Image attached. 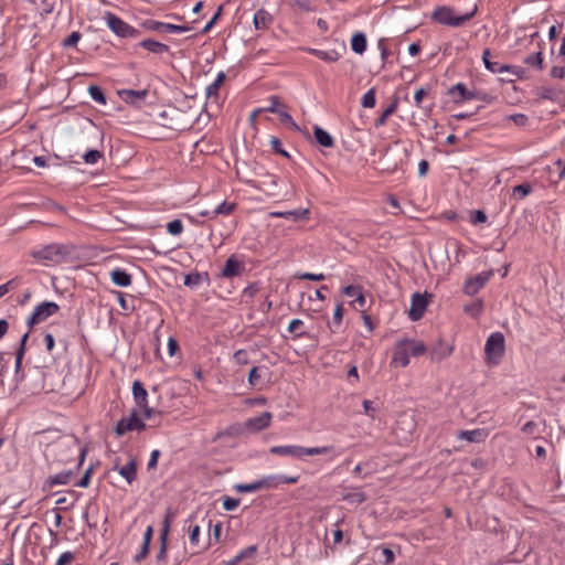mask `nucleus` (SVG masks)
I'll use <instances>...</instances> for the list:
<instances>
[{
    "label": "nucleus",
    "instance_id": "nucleus-1",
    "mask_svg": "<svg viewBox=\"0 0 565 565\" xmlns=\"http://www.w3.org/2000/svg\"><path fill=\"white\" fill-rule=\"evenodd\" d=\"M426 352L423 341L401 339L394 347L391 365L405 367L409 364V356H419Z\"/></svg>",
    "mask_w": 565,
    "mask_h": 565
},
{
    "label": "nucleus",
    "instance_id": "nucleus-2",
    "mask_svg": "<svg viewBox=\"0 0 565 565\" xmlns=\"http://www.w3.org/2000/svg\"><path fill=\"white\" fill-rule=\"evenodd\" d=\"M71 254V250L63 244H49L40 249L31 252V256L43 265H55L63 263Z\"/></svg>",
    "mask_w": 565,
    "mask_h": 565
},
{
    "label": "nucleus",
    "instance_id": "nucleus-3",
    "mask_svg": "<svg viewBox=\"0 0 565 565\" xmlns=\"http://www.w3.org/2000/svg\"><path fill=\"white\" fill-rule=\"evenodd\" d=\"M334 450L333 446L302 447L297 445L273 446L269 452L276 456H286L301 459L305 456L326 455Z\"/></svg>",
    "mask_w": 565,
    "mask_h": 565
},
{
    "label": "nucleus",
    "instance_id": "nucleus-4",
    "mask_svg": "<svg viewBox=\"0 0 565 565\" xmlns=\"http://www.w3.org/2000/svg\"><path fill=\"white\" fill-rule=\"evenodd\" d=\"M477 13V6L472 9V11L467 12L461 15H457L455 10L447 6L437 7L431 13V20L448 26L458 28L463 25L466 22L471 20Z\"/></svg>",
    "mask_w": 565,
    "mask_h": 565
},
{
    "label": "nucleus",
    "instance_id": "nucleus-5",
    "mask_svg": "<svg viewBox=\"0 0 565 565\" xmlns=\"http://www.w3.org/2000/svg\"><path fill=\"white\" fill-rule=\"evenodd\" d=\"M68 450L72 451L73 454L78 452L77 454L78 462H77L75 469L74 470L68 469V470L62 471L60 473L50 476L44 482V486H43L44 490H52L55 486L68 484L71 482L73 476L75 475V472L83 465L86 454H87L86 448H79L74 444L72 447H68Z\"/></svg>",
    "mask_w": 565,
    "mask_h": 565
},
{
    "label": "nucleus",
    "instance_id": "nucleus-6",
    "mask_svg": "<svg viewBox=\"0 0 565 565\" xmlns=\"http://www.w3.org/2000/svg\"><path fill=\"white\" fill-rule=\"evenodd\" d=\"M505 352V339L501 332L491 333L486 342L484 353L489 364H499Z\"/></svg>",
    "mask_w": 565,
    "mask_h": 565
},
{
    "label": "nucleus",
    "instance_id": "nucleus-7",
    "mask_svg": "<svg viewBox=\"0 0 565 565\" xmlns=\"http://www.w3.org/2000/svg\"><path fill=\"white\" fill-rule=\"evenodd\" d=\"M104 19L107 22L108 28L120 38H137L140 34L139 30L135 29L110 11L105 12Z\"/></svg>",
    "mask_w": 565,
    "mask_h": 565
},
{
    "label": "nucleus",
    "instance_id": "nucleus-8",
    "mask_svg": "<svg viewBox=\"0 0 565 565\" xmlns=\"http://www.w3.org/2000/svg\"><path fill=\"white\" fill-rule=\"evenodd\" d=\"M60 310V307L54 301H43L34 308L32 315L26 319V324L31 329L34 326L45 321L47 318L54 316Z\"/></svg>",
    "mask_w": 565,
    "mask_h": 565
},
{
    "label": "nucleus",
    "instance_id": "nucleus-9",
    "mask_svg": "<svg viewBox=\"0 0 565 565\" xmlns=\"http://www.w3.org/2000/svg\"><path fill=\"white\" fill-rule=\"evenodd\" d=\"M146 429V424L138 416L137 409H131L129 417H122L115 427L117 436H124L127 431H141Z\"/></svg>",
    "mask_w": 565,
    "mask_h": 565
},
{
    "label": "nucleus",
    "instance_id": "nucleus-10",
    "mask_svg": "<svg viewBox=\"0 0 565 565\" xmlns=\"http://www.w3.org/2000/svg\"><path fill=\"white\" fill-rule=\"evenodd\" d=\"M141 26L148 31L168 34V33H183L190 31L192 28L188 25H179L172 23H166L152 19L142 21Z\"/></svg>",
    "mask_w": 565,
    "mask_h": 565
},
{
    "label": "nucleus",
    "instance_id": "nucleus-11",
    "mask_svg": "<svg viewBox=\"0 0 565 565\" xmlns=\"http://www.w3.org/2000/svg\"><path fill=\"white\" fill-rule=\"evenodd\" d=\"M482 61H483L484 67L488 71H490L491 73L495 74V73L509 72V73L515 75L518 78H521V73H522L521 67L502 64V63H499L498 61H493L491 51L489 49L483 50Z\"/></svg>",
    "mask_w": 565,
    "mask_h": 565
},
{
    "label": "nucleus",
    "instance_id": "nucleus-12",
    "mask_svg": "<svg viewBox=\"0 0 565 565\" xmlns=\"http://www.w3.org/2000/svg\"><path fill=\"white\" fill-rule=\"evenodd\" d=\"M447 95L451 97L455 104L459 105L466 100L480 98V90H470L463 83H457L448 88Z\"/></svg>",
    "mask_w": 565,
    "mask_h": 565
},
{
    "label": "nucleus",
    "instance_id": "nucleus-13",
    "mask_svg": "<svg viewBox=\"0 0 565 565\" xmlns=\"http://www.w3.org/2000/svg\"><path fill=\"white\" fill-rule=\"evenodd\" d=\"M493 271H482L473 277L468 278L463 284V292L469 296L476 295L482 289L489 279L492 277Z\"/></svg>",
    "mask_w": 565,
    "mask_h": 565
},
{
    "label": "nucleus",
    "instance_id": "nucleus-14",
    "mask_svg": "<svg viewBox=\"0 0 565 565\" xmlns=\"http://www.w3.org/2000/svg\"><path fill=\"white\" fill-rule=\"evenodd\" d=\"M428 306V300L425 295L415 292L412 297L411 308L408 310V317L412 321H418L425 313Z\"/></svg>",
    "mask_w": 565,
    "mask_h": 565
},
{
    "label": "nucleus",
    "instance_id": "nucleus-15",
    "mask_svg": "<svg viewBox=\"0 0 565 565\" xmlns=\"http://www.w3.org/2000/svg\"><path fill=\"white\" fill-rule=\"evenodd\" d=\"M299 476L271 475L260 480L262 489H276L282 483L295 484L299 481Z\"/></svg>",
    "mask_w": 565,
    "mask_h": 565
},
{
    "label": "nucleus",
    "instance_id": "nucleus-16",
    "mask_svg": "<svg viewBox=\"0 0 565 565\" xmlns=\"http://www.w3.org/2000/svg\"><path fill=\"white\" fill-rule=\"evenodd\" d=\"M245 271V265L242 260L237 259L236 255L230 256L224 267L221 270V277L232 278L241 276Z\"/></svg>",
    "mask_w": 565,
    "mask_h": 565
},
{
    "label": "nucleus",
    "instance_id": "nucleus-17",
    "mask_svg": "<svg viewBox=\"0 0 565 565\" xmlns=\"http://www.w3.org/2000/svg\"><path fill=\"white\" fill-rule=\"evenodd\" d=\"M309 214H310V211L308 209H298V210L284 211V212H280V211L270 212L269 216L270 217H282L286 220H291L294 222H300V221L308 220Z\"/></svg>",
    "mask_w": 565,
    "mask_h": 565
},
{
    "label": "nucleus",
    "instance_id": "nucleus-18",
    "mask_svg": "<svg viewBox=\"0 0 565 565\" xmlns=\"http://www.w3.org/2000/svg\"><path fill=\"white\" fill-rule=\"evenodd\" d=\"M271 418V413L264 412L259 416L249 418L246 422V427L253 431H260L270 425Z\"/></svg>",
    "mask_w": 565,
    "mask_h": 565
},
{
    "label": "nucleus",
    "instance_id": "nucleus-19",
    "mask_svg": "<svg viewBox=\"0 0 565 565\" xmlns=\"http://www.w3.org/2000/svg\"><path fill=\"white\" fill-rule=\"evenodd\" d=\"M118 94L125 103L138 106L146 99L148 90L121 89L118 92Z\"/></svg>",
    "mask_w": 565,
    "mask_h": 565
},
{
    "label": "nucleus",
    "instance_id": "nucleus-20",
    "mask_svg": "<svg viewBox=\"0 0 565 565\" xmlns=\"http://www.w3.org/2000/svg\"><path fill=\"white\" fill-rule=\"evenodd\" d=\"M169 531H170V520H169V515H167L163 521L162 529L160 531V550L156 556L157 562H163L167 557V544H168Z\"/></svg>",
    "mask_w": 565,
    "mask_h": 565
},
{
    "label": "nucleus",
    "instance_id": "nucleus-21",
    "mask_svg": "<svg viewBox=\"0 0 565 565\" xmlns=\"http://www.w3.org/2000/svg\"><path fill=\"white\" fill-rule=\"evenodd\" d=\"M138 46H140L156 55H161L163 53L170 52V47L167 44L158 42L153 39H145L138 43Z\"/></svg>",
    "mask_w": 565,
    "mask_h": 565
},
{
    "label": "nucleus",
    "instance_id": "nucleus-22",
    "mask_svg": "<svg viewBox=\"0 0 565 565\" xmlns=\"http://www.w3.org/2000/svg\"><path fill=\"white\" fill-rule=\"evenodd\" d=\"M273 15L266 11L265 9H259L253 19V23L256 30H267L269 25L273 23Z\"/></svg>",
    "mask_w": 565,
    "mask_h": 565
},
{
    "label": "nucleus",
    "instance_id": "nucleus-23",
    "mask_svg": "<svg viewBox=\"0 0 565 565\" xmlns=\"http://www.w3.org/2000/svg\"><path fill=\"white\" fill-rule=\"evenodd\" d=\"M488 434L484 429L460 430L457 435L458 439H463L469 443H482L486 440Z\"/></svg>",
    "mask_w": 565,
    "mask_h": 565
},
{
    "label": "nucleus",
    "instance_id": "nucleus-24",
    "mask_svg": "<svg viewBox=\"0 0 565 565\" xmlns=\"http://www.w3.org/2000/svg\"><path fill=\"white\" fill-rule=\"evenodd\" d=\"M132 394L137 406L146 407L148 405V393L140 381H135L132 384Z\"/></svg>",
    "mask_w": 565,
    "mask_h": 565
},
{
    "label": "nucleus",
    "instance_id": "nucleus-25",
    "mask_svg": "<svg viewBox=\"0 0 565 565\" xmlns=\"http://www.w3.org/2000/svg\"><path fill=\"white\" fill-rule=\"evenodd\" d=\"M119 475L126 479V481L131 484L137 479V461L136 459H131L127 465L118 468L115 467Z\"/></svg>",
    "mask_w": 565,
    "mask_h": 565
},
{
    "label": "nucleus",
    "instance_id": "nucleus-26",
    "mask_svg": "<svg viewBox=\"0 0 565 565\" xmlns=\"http://www.w3.org/2000/svg\"><path fill=\"white\" fill-rule=\"evenodd\" d=\"M562 89L554 88L551 86H541L536 89L535 94L540 99L557 102L559 99Z\"/></svg>",
    "mask_w": 565,
    "mask_h": 565
},
{
    "label": "nucleus",
    "instance_id": "nucleus-27",
    "mask_svg": "<svg viewBox=\"0 0 565 565\" xmlns=\"http://www.w3.org/2000/svg\"><path fill=\"white\" fill-rule=\"evenodd\" d=\"M306 51L309 54H311V55H313V56H316V57H318V58H320V60H322L324 62H328V63H334L341 56L340 53L338 51H335V50L322 51V50H318V49L308 47V49H306Z\"/></svg>",
    "mask_w": 565,
    "mask_h": 565
},
{
    "label": "nucleus",
    "instance_id": "nucleus-28",
    "mask_svg": "<svg viewBox=\"0 0 565 565\" xmlns=\"http://www.w3.org/2000/svg\"><path fill=\"white\" fill-rule=\"evenodd\" d=\"M110 279L113 284L118 287H128L131 285V275L120 268H116L110 273Z\"/></svg>",
    "mask_w": 565,
    "mask_h": 565
},
{
    "label": "nucleus",
    "instance_id": "nucleus-29",
    "mask_svg": "<svg viewBox=\"0 0 565 565\" xmlns=\"http://www.w3.org/2000/svg\"><path fill=\"white\" fill-rule=\"evenodd\" d=\"M313 135H315L316 141L320 146H322L324 148L333 147L334 140H333L332 136L328 131L322 129L321 127L315 126L313 127Z\"/></svg>",
    "mask_w": 565,
    "mask_h": 565
},
{
    "label": "nucleus",
    "instance_id": "nucleus-30",
    "mask_svg": "<svg viewBox=\"0 0 565 565\" xmlns=\"http://www.w3.org/2000/svg\"><path fill=\"white\" fill-rule=\"evenodd\" d=\"M257 552L256 545L247 546L246 548L242 550L236 556H234L230 561H224L222 565H237L242 561L246 558H252Z\"/></svg>",
    "mask_w": 565,
    "mask_h": 565
},
{
    "label": "nucleus",
    "instance_id": "nucleus-31",
    "mask_svg": "<svg viewBox=\"0 0 565 565\" xmlns=\"http://www.w3.org/2000/svg\"><path fill=\"white\" fill-rule=\"evenodd\" d=\"M225 73L224 72H220L216 76V78L214 79L213 83H211L206 89H205V94H206V97L209 99L211 98H217L218 97V89L221 87V85L224 83L225 81Z\"/></svg>",
    "mask_w": 565,
    "mask_h": 565
},
{
    "label": "nucleus",
    "instance_id": "nucleus-32",
    "mask_svg": "<svg viewBox=\"0 0 565 565\" xmlns=\"http://www.w3.org/2000/svg\"><path fill=\"white\" fill-rule=\"evenodd\" d=\"M452 353V347L440 343L438 347H434L429 354L433 361H441L448 358Z\"/></svg>",
    "mask_w": 565,
    "mask_h": 565
},
{
    "label": "nucleus",
    "instance_id": "nucleus-33",
    "mask_svg": "<svg viewBox=\"0 0 565 565\" xmlns=\"http://www.w3.org/2000/svg\"><path fill=\"white\" fill-rule=\"evenodd\" d=\"M366 36L363 33L356 32L353 34L351 39V47L353 52L356 54H363L366 50Z\"/></svg>",
    "mask_w": 565,
    "mask_h": 565
},
{
    "label": "nucleus",
    "instance_id": "nucleus-34",
    "mask_svg": "<svg viewBox=\"0 0 565 565\" xmlns=\"http://www.w3.org/2000/svg\"><path fill=\"white\" fill-rule=\"evenodd\" d=\"M203 280L209 281L207 273H190L184 277V285L190 288L199 286Z\"/></svg>",
    "mask_w": 565,
    "mask_h": 565
},
{
    "label": "nucleus",
    "instance_id": "nucleus-35",
    "mask_svg": "<svg viewBox=\"0 0 565 565\" xmlns=\"http://www.w3.org/2000/svg\"><path fill=\"white\" fill-rule=\"evenodd\" d=\"M288 332L294 334V339H300L308 335L303 330V321L300 319H292L288 326Z\"/></svg>",
    "mask_w": 565,
    "mask_h": 565
},
{
    "label": "nucleus",
    "instance_id": "nucleus-36",
    "mask_svg": "<svg viewBox=\"0 0 565 565\" xmlns=\"http://www.w3.org/2000/svg\"><path fill=\"white\" fill-rule=\"evenodd\" d=\"M532 192V185L527 182L518 184L512 189V195L516 200H523Z\"/></svg>",
    "mask_w": 565,
    "mask_h": 565
},
{
    "label": "nucleus",
    "instance_id": "nucleus-37",
    "mask_svg": "<svg viewBox=\"0 0 565 565\" xmlns=\"http://www.w3.org/2000/svg\"><path fill=\"white\" fill-rule=\"evenodd\" d=\"M523 62L539 71L543 70V55L540 51L527 55Z\"/></svg>",
    "mask_w": 565,
    "mask_h": 565
},
{
    "label": "nucleus",
    "instance_id": "nucleus-38",
    "mask_svg": "<svg viewBox=\"0 0 565 565\" xmlns=\"http://www.w3.org/2000/svg\"><path fill=\"white\" fill-rule=\"evenodd\" d=\"M397 99H395L393 103H391L384 111L381 114V116L375 120V127H381L385 125L387 118L396 110L397 108Z\"/></svg>",
    "mask_w": 565,
    "mask_h": 565
},
{
    "label": "nucleus",
    "instance_id": "nucleus-39",
    "mask_svg": "<svg viewBox=\"0 0 565 565\" xmlns=\"http://www.w3.org/2000/svg\"><path fill=\"white\" fill-rule=\"evenodd\" d=\"M343 313H344L343 305H342V302H339L333 312L332 324H329L332 332H335L337 329L340 327L342 319H343Z\"/></svg>",
    "mask_w": 565,
    "mask_h": 565
},
{
    "label": "nucleus",
    "instance_id": "nucleus-40",
    "mask_svg": "<svg viewBox=\"0 0 565 565\" xmlns=\"http://www.w3.org/2000/svg\"><path fill=\"white\" fill-rule=\"evenodd\" d=\"M235 203L224 201L218 204L212 212V217H215L216 215H230L235 210Z\"/></svg>",
    "mask_w": 565,
    "mask_h": 565
},
{
    "label": "nucleus",
    "instance_id": "nucleus-41",
    "mask_svg": "<svg viewBox=\"0 0 565 565\" xmlns=\"http://www.w3.org/2000/svg\"><path fill=\"white\" fill-rule=\"evenodd\" d=\"M88 93L96 103L100 105H106V95L103 89L97 85H90L88 87Z\"/></svg>",
    "mask_w": 565,
    "mask_h": 565
},
{
    "label": "nucleus",
    "instance_id": "nucleus-42",
    "mask_svg": "<svg viewBox=\"0 0 565 565\" xmlns=\"http://www.w3.org/2000/svg\"><path fill=\"white\" fill-rule=\"evenodd\" d=\"M23 356H24V354H23L22 349H18L15 351V363H14V372H15V381L17 382H21L24 376L22 373Z\"/></svg>",
    "mask_w": 565,
    "mask_h": 565
},
{
    "label": "nucleus",
    "instance_id": "nucleus-43",
    "mask_svg": "<svg viewBox=\"0 0 565 565\" xmlns=\"http://www.w3.org/2000/svg\"><path fill=\"white\" fill-rule=\"evenodd\" d=\"M463 310L466 313H469L470 316L477 318L483 311V301L481 299H478L471 305L465 306Z\"/></svg>",
    "mask_w": 565,
    "mask_h": 565
},
{
    "label": "nucleus",
    "instance_id": "nucleus-44",
    "mask_svg": "<svg viewBox=\"0 0 565 565\" xmlns=\"http://www.w3.org/2000/svg\"><path fill=\"white\" fill-rule=\"evenodd\" d=\"M235 490L241 493L255 492L262 490L260 480H256L252 483H238L235 486Z\"/></svg>",
    "mask_w": 565,
    "mask_h": 565
},
{
    "label": "nucleus",
    "instance_id": "nucleus-45",
    "mask_svg": "<svg viewBox=\"0 0 565 565\" xmlns=\"http://www.w3.org/2000/svg\"><path fill=\"white\" fill-rule=\"evenodd\" d=\"M277 115L279 116V119L284 125H286L287 127L291 128L295 131H300V127L296 124V121L292 119L289 113L279 110Z\"/></svg>",
    "mask_w": 565,
    "mask_h": 565
},
{
    "label": "nucleus",
    "instance_id": "nucleus-46",
    "mask_svg": "<svg viewBox=\"0 0 565 565\" xmlns=\"http://www.w3.org/2000/svg\"><path fill=\"white\" fill-rule=\"evenodd\" d=\"M375 88H371L363 95L361 104L364 108H373L375 106Z\"/></svg>",
    "mask_w": 565,
    "mask_h": 565
},
{
    "label": "nucleus",
    "instance_id": "nucleus-47",
    "mask_svg": "<svg viewBox=\"0 0 565 565\" xmlns=\"http://www.w3.org/2000/svg\"><path fill=\"white\" fill-rule=\"evenodd\" d=\"M167 231L171 235H180L183 232V223L181 220L175 218L167 224Z\"/></svg>",
    "mask_w": 565,
    "mask_h": 565
},
{
    "label": "nucleus",
    "instance_id": "nucleus-48",
    "mask_svg": "<svg viewBox=\"0 0 565 565\" xmlns=\"http://www.w3.org/2000/svg\"><path fill=\"white\" fill-rule=\"evenodd\" d=\"M294 277L296 279L311 280V281H321L324 279L323 274H312V273H296Z\"/></svg>",
    "mask_w": 565,
    "mask_h": 565
},
{
    "label": "nucleus",
    "instance_id": "nucleus-49",
    "mask_svg": "<svg viewBox=\"0 0 565 565\" xmlns=\"http://www.w3.org/2000/svg\"><path fill=\"white\" fill-rule=\"evenodd\" d=\"M487 220L488 216L482 210H475L470 213V222L473 225L486 223Z\"/></svg>",
    "mask_w": 565,
    "mask_h": 565
},
{
    "label": "nucleus",
    "instance_id": "nucleus-50",
    "mask_svg": "<svg viewBox=\"0 0 565 565\" xmlns=\"http://www.w3.org/2000/svg\"><path fill=\"white\" fill-rule=\"evenodd\" d=\"M103 157V152L98 151V150H88L87 152L84 153L83 156V159L85 161V163H88V164H94L96 163L100 158Z\"/></svg>",
    "mask_w": 565,
    "mask_h": 565
},
{
    "label": "nucleus",
    "instance_id": "nucleus-51",
    "mask_svg": "<svg viewBox=\"0 0 565 565\" xmlns=\"http://www.w3.org/2000/svg\"><path fill=\"white\" fill-rule=\"evenodd\" d=\"M81 38L82 34L78 31H74L63 40L62 45L63 47H73L78 43Z\"/></svg>",
    "mask_w": 565,
    "mask_h": 565
},
{
    "label": "nucleus",
    "instance_id": "nucleus-52",
    "mask_svg": "<svg viewBox=\"0 0 565 565\" xmlns=\"http://www.w3.org/2000/svg\"><path fill=\"white\" fill-rule=\"evenodd\" d=\"M270 146L275 153H278L282 157L289 158V153L286 150H284L279 138L273 136L270 138Z\"/></svg>",
    "mask_w": 565,
    "mask_h": 565
},
{
    "label": "nucleus",
    "instance_id": "nucleus-53",
    "mask_svg": "<svg viewBox=\"0 0 565 565\" xmlns=\"http://www.w3.org/2000/svg\"><path fill=\"white\" fill-rule=\"evenodd\" d=\"M94 467L89 466L86 471L84 472L83 477L76 482V487L79 488H87L90 483V478L93 473Z\"/></svg>",
    "mask_w": 565,
    "mask_h": 565
},
{
    "label": "nucleus",
    "instance_id": "nucleus-54",
    "mask_svg": "<svg viewBox=\"0 0 565 565\" xmlns=\"http://www.w3.org/2000/svg\"><path fill=\"white\" fill-rule=\"evenodd\" d=\"M260 370H263V367L254 366L250 369L248 374V383L252 386H256L258 384V381L260 379ZM264 370H267V367L264 366Z\"/></svg>",
    "mask_w": 565,
    "mask_h": 565
},
{
    "label": "nucleus",
    "instance_id": "nucleus-55",
    "mask_svg": "<svg viewBox=\"0 0 565 565\" xmlns=\"http://www.w3.org/2000/svg\"><path fill=\"white\" fill-rule=\"evenodd\" d=\"M234 360L239 365H246L249 363V356L246 350L239 349L234 353Z\"/></svg>",
    "mask_w": 565,
    "mask_h": 565
},
{
    "label": "nucleus",
    "instance_id": "nucleus-56",
    "mask_svg": "<svg viewBox=\"0 0 565 565\" xmlns=\"http://www.w3.org/2000/svg\"><path fill=\"white\" fill-rule=\"evenodd\" d=\"M551 171L557 173V180H562L565 177V162L561 159H557L553 163Z\"/></svg>",
    "mask_w": 565,
    "mask_h": 565
},
{
    "label": "nucleus",
    "instance_id": "nucleus-57",
    "mask_svg": "<svg viewBox=\"0 0 565 565\" xmlns=\"http://www.w3.org/2000/svg\"><path fill=\"white\" fill-rule=\"evenodd\" d=\"M239 503L241 500L237 498L225 497L223 500V508L226 511H233L239 505Z\"/></svg>",
    "mask_w": 565,
    "mask_h": 565
},
{
    "label": "nucleus",
    "instance_id": "nucleus-58",
    "mask_svg": "<svg viewBox=\"0 0 565 565\" xmlns=\"http://www.w3.org/2000/svg\"><path fill=\"white\" fill-rule=\"evenodd\" d=\"M508 119L513 121L519 127L526 126V124L529 121L527 116L524 114H513V115L508 116Z\"/></svg>",
    "mask_w": 565,
    "mask_h": 565
},
{
    "label": "nucleus",
    "instance_id": "nucleus-59",
    "mask_svg": "<svg viewBox=\"0 0 565 565\" xmlns=\"http://www.w3.org/2000/svg\"><path fill=\"white\" fill-rule=\"evenodd\" d=\"M201 529L198 524L190 525L189 527V539L190 543L192 545H196L199 543V536H200Z\"/></svg>",
    "mask_w": 565,
    "mask_h": 565
},
{
    "label": "nucleus",
    "instance_id": "nucleus-60",
    "mask_svg": "<svg viewBox=\"0 0 565 565\" xmlns=\"http://www.w3.org/2000/svg\"><path fill=\"white\" fill-rule=\"evenodd\" d=\"M140 409L142 411L143 417L148 420H151L153 417H161L162 414L160 411L149 407V405L140 407Z\"/></svg>",
    "mask_w": 565,
    "mask_h": 565
},
{
    "label": "nucleus",
    "instance_id": "nucleus-61",
    "mask_svg": "<svg viewBox=\"0 0 565 565\" xmlns=\"http://www.w3.org/2000/svg\"><path fill=\"white\" fill-rule=\"evenodd\" d=\"M269 102H270V105L265 107V108H262L263 111H268V113L277 114L279 111V109L277 107H278V105H280L279 97L278 96H271L269 98Z\"/></svg>",
    "mask_w": 565,
    "mask_h": 565
},
{
    "label": "nucleus",
    "instance_id": "nucleus-62",
    "mask_svg": "<svg viewBox=\"0 0 565 565\" xmlns=\"http://www.w3.org/2000/svg\"><path fill=\"white\" fill-rule=\"evenodd\" d=\"M150 544H146L142 542L141 548L138 554L135 555L134 561L136 563L142 562L147 555L149 554Z\"/></svg>",
    "mask_w": 565,
    "mask_h": 565
},
{
    "label": "nucleus",
    "instance_id": "nucleus-63",
    "mask_svg": "<svg viewBox=\"0 0 565 565\" xmlns=\"http://www.w3.org/2000/svg\"><path fill=\"white\" fill-rule=\"evenodd\" d=\"M74 559V553L72 552H64L60 555L57 558L55 565H67Z\"/></svg>",
    "mask_w": 565,
    "mask_h": 565
},
{
    "label": "nucleus",
    "instance_id": "nucleus-64",
    "mask_svg": "<svg viewBox=\"0 0 565 565\" xmlns=\"http://www.w3.org/2000/svg\"><path fill=\"white\" fill-rule=\"evenodd\" d=\"M362 291L361 286L349 285L343 288V294L348 297H356Z\"/></svg>",
    "mask_w": 565,
    "mask_h": 565
}]
</instances>
